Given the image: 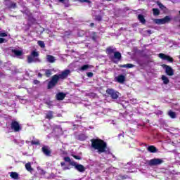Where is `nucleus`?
<instances>
[{
    "instance_id": "f257e3e1",
    "label": "nucleus",
    "mask_w": 180,
    "mask_h": 180,
    "mask_svg": "<svg viewBox=\"0 0 180 180\" xmlns=\"http://www.w3.org/2000/svg\"><path fill=\"white\" fill-rule=\"evenodd\" d=\"M91 147L94 150H97L98 154H102L104 153L107 155H110L112 158H116L113 154L110 153V150L108 148L106 142H104L101 139H92L91 140Z\"/></svg>"
},
{
    "instance_id": "f03ea898",
    "label": "nucleus",
    "mask_w": 180,
    "mask_h": 180,
    "mask_svg": "<svg viewBox=\"0 0 180 180\" xmlns=\"http://www.w3.org/2000/svg\"><path fill=\"white\" fill-rule=\"evenodd\" d=\"M70 72L71 71H70V70H66L59 75H55L53 76L51 80L48 84V89L53 88V86H54L57 82H58L59 79H64V78H67Z\"/></svg>"
},
{
    "instance_id": "7ed1b4c3",
    "label": "nucleus",
    "mask_w": 180,
    "mask_h": 180,
    "mask_svg": "<svg viewBox=\"0 0 180 180\" xmlns=\"http://www.w3.org/2000/svg\"><path fill=\"white\" fill-rule=\"evenodd\" d=\"M171 21V17L166 16L164 18L160 19H155L154 22L156 23V25H165V23H169Z\"/></svg>"
},
{
    "instance_id": "20e7f679",
    "label": "nucleus",
    "mask_w": 180,
    "mask_h": 180,
    "mask_svg": "<svg viewBox=\"0 0 180 180\" xmlns=\"http://www.w3.org/2000/svg\"><path fill=\"white\" fill-rule=\"evenodd\" d=\"M162 162H164V160L162 159L154 158L148 161V165H150V167H155L157 165H161Z\"/></svg>"
},
{
    "instance_id": "39448f33",
    "label": "nucleus",
    "mask_w": 180,
    "mask_h": 180,
    "mask_svg": "<svg viewBox=\"0 0 180 180\" xmlns=\"http://www.w3.org/2000/svg\"><path fill=\"white\" fill-rule=\"evenodd\" d=\"M11 129L13 130V131L18 132L22 130V126L19 124V122L16 120H13L11 124Z\"/></svg>"
},
{
    "instance_id": "423d86ee",
    "label": "nucleus",
    "mask_w": 180,
    "mask_h": 180,
    "mask_svg": "<svg viewBox=\"0 0 180 180\" xmlns=\"http://www.w3.org/2000/svg\"><path fill=\"white\" fill-rule=\"evenodd\" d=\"M106 92L112 97V99H117L119 98V92L115 91L113 89H108Z\"/></svg>"
},
{
    "instance_id": "0eeeda50",
    "label": "nucleus",
    "mask_w": 180,
    "mask_h": 180,
    "mask_svg": "<svg viewBox=\"0 0 180 180\" xmlns=\"http://www.w3.org/2000/svg\"><path fill=\"white\" fill-rule=\"evenodd\" d=\"M159 57L162 60H166L167 61H169V63H172V61H173L172 58H171L169 56L165 55L164 53H160Z\"/></svg>"
},
{
    "instance_id": "6e6552de",
    "label": "nucleus",
    "mask_w": 180,
    "mask_h": 180,
    "mask_svg": "<svg viewBox=\"0 0 180 180\" xmlns=\"http://www.w3.org/2000/svg\"><path fill=\"white\" fill-rule=\"evenodd\" d=\"M40 61L38 58H35L34 56L30 55L27 56V63L31 64V63H37Z\"/></svg>"
},
{
    "instance_id": "1a4fd4ad",
    "label": "nucleus",
    "mask_w": 180,
    "mask_h": 180,
    "mask_svg": "<svg viewBox=\"0 0 180 180\" xmlns=\"http://www.w3.org/2000/svg\"><path fill=\"white\" fill-rule=\"evenodd\" d=\"M72 165H74V167L79 171V172H84L85 171V167L82 165H78L76 162H72Z\"/></svg>"
},
{
    "instance_id": "9d476101",
    "label": "nucleus",
    "mask_w": 180,
    "mask_h": 180,
    "mask_svg": "<svg viewBox=\"0 0 180 180\" xmlns=\"http://www.w3.org/2000/svg\"><path fill=\"white\" fill-rule=\"evenodd\" d=\"M165 72L167 75H169V77H172V75H174V70L172 69L171 67L168 65H165Z\"/></svg>"
},
{
    "instance_id": "9b49d317",
    "label": "nucleus",
    "mask_w": 180,
    "mask_h": 180,
    "mask_svg": "<svg viewBox=\"0 0 180 180\" xmlns=\"http://www.w3.org/2000/svg\"><path fill=\"white\" fill-rule=\"evenodd\" d=\"M126 79V77L123 75H118L117 77H115V80L117 82H119L120 84H123Z\"/></svg>"
},
{
    "instance_id": "f8f14e48",
    "label": "nucleus",
    "mask_w": 180,
    "mask_h": 180,
    "mask_svg": "<svg viewBox=\"0 0 180 180\" xmlns=\"http://www.w3.org/2000/svg\"><path fill=\"white\" fill-rule=\"evenodd\" d=\"M12 52L15 56V57H21V56H23V51L22 50H18V49H13Z\"/></svg>"
},
{
    "instance_id": "ddd939ff",
    "label": "nucleus",
    "mask_w": 180,
    "mask_h": 180,
    "mask_svg": "<svg viewBox=\"0 0 180 180\" xmlns=\"http://www.w3.org/2000/svg\"><path fill=\"white\" fill-rule=\"evenodd\" d=\"M42 151L45 155H50L51 154V152L50 151V149H49V146H44L42 148Z\"/></svg>"
},
{
    "instance_id": "4468645a",
    "label": "nucleus",
    "mask_w": 180,
    "mask_h": 180,
    "mask_svg": "<svg viewBox=\"0 0 180 180\" xmlns=\"http://www.w3.org/2000/svg\"><path fill=\"white\" fill-rule=\"evenodd\" d=\"M10 176L13 178V179H19V174L15 172H10Z\"/></svg>"
},
{
    "instance_id": "2eb2a0df",
    "label": "nucleus",
    "mask_w": 180,
    "mask_h": 180,
    "mask_svg": "<svg viewBox=\"0 0 180 180\" xmlns=\"http://www.w3.org/2000/svg\"><path fill=\"white\" fill-rule=\"evenodd\" d=\"M56 98L58 101H63V99L65 98V94H64L63 93H58L56 95Z\"/></svg>"
},
{
    "instance_id": "dca6fc26",
    "label": "nucleus",
    "mask_w": 180,
    "mask_h": 180,
    "mask_svg": "<svg viewBox=\"0 0 180 180\" xmlns=\"http://www.w3.org/2000/svg\"><path fill=\"white\" fill-rule=\"evenodd\" d=\"M46 60L49 63H54V61H56V58L53 56L48 55L46 56Z\"/></svg>"
},
{
    "instance_id": "f3484780",
    "label": "nucleus",
    "mask_w": 180,
    "mask_h": 180,
    "mask_svg": "<svg viewBox=\"0 0 180 180\" xmlns=\"http://www.w3.org/2000/svg\"><path fill=\"white\" fill-rule=\"evenodd\" d=\"M120 67L121 68H133V67H134V65H133L131 63H128V64H125V65H120Z\"/></svg>"
},
{
    "instance_id": "a211bd4d",
    "label": "nucleus",
    "mask_w": 180,
    "mask_h": 180,
    "mask_svg": "<svg viewBox=\"0 0 180 180\" xmlns=\"http://www.w3.org/2000/svg\"><path fill=\"white\" fill-rule=\"evenodd\" d=\"M148 151H149V153H157V148L153 146H150L148 147Z\"/></svg>"
},
{
    "instance_id": "6ab92c4d",
    "label": "nucleus",
    "mask_w": 180,
    "mask_h": 180,
    "mask_svg": "<svg viewBox=\"0 0 180 180\" xmlns=\"http://www.w3.org/2000/svg\"><path fill=\"white\" fill-rule=\"evenodd\" d=\"M25 168L29 172H32V171H33V168H32V164L30 162L25 164Z\"/></svg>"
},
{
    "instance_id": "aec40b11",
    "label": "nucleus",
    "mask_w": 180,
    "mask_h": 180,
    "mask_svg": "<svg viewBox=\"0 0 180 180\" xmlns=\"http://www.w3.org/2000/svg\"><path fill=\"white\" fill-rule=\"evenodd\" d=\"M162 81H163L165 85H167L169 83V79H168V77H167V76L165 75L162 76Z\"/></svg>"
},
{
    "instance_id": "412c9836",
    "label": "nucleus",
    "mask_w": 180,
    "mask_h": 180,
    "mask_svg": "<svg viewBox=\"0 0 180 180\" xmlns=\"http://www.w3.org/2000/svg\"><path fill=\"white\" fill-rule=\"evenodd\" d=\"M114 58L117 60L122 58V54L120 52H114Z\"/></svg>"
},
{
    "instance_id": "4be33fe9",
    "label": "nucleus",
    "mask_w": 180,
    "mask_h": 180,
    "mask_svg": "<svg viewBox=\"0 0 180 180\" xmlns=\"http://www.w3.org/2000/svg\"><path fill=\"white\" fill-rule=\"evenodd\" d=\"M138 19L141 23H146V19H144V16H143V15H139Z\"/></svg>"
},
{
    "instance_id": "5701e85b",
    "label": "nucleus",
    "mask_w": 180,
    "mask_h": 180,
    "mask_svg": "<svg viewBox=\"0 0 180 180\" xmlns=\"http://www.w3.org/2000/svg\"><path fill=\"white\" fill-rule=\"evenodd\" d=\"M115 51H116V49H113L112 47H110V48H108L107 49V52L109 53V54H112V53H115Z\"/></svg>"
},
{
    "instance_id": "b1692460",
    "label": "nucleus",
    "mask_w": 180,
    "mask_h": 180,
    "mask_svg": "<svg viewBox=\"0 0 180 180\" xmlns=\"http://www.w3.org/2000/svg\"><path fill=\"white\" fill-rule=\"evenodd\" d=\"M168 115L172 117V119H175L176 116V114H175V112H172V111H169Z\"/></svg>"
},
{
    "instance_id": "393cba45",
    "label": "nucleus",
    "mask_w": 180,
    "mask_h": 180,
    "mask_svg": "<svg viewBox=\"0 0 180 180\" xmlns=\"http://www.w3.org/2000/svg\"><path fill=\"white\" fill-rule=\"evenodd\" d=\"M8 8H10V9H15V8H16V3L10 2Z\"/></svg>"
},
{
    "instance_id": "a878e982",
    "label": "nucleus",
    "mask_w": 180,
    "mask_h": 180,
    "mask_svg": "<svg viewBox=\"0 0 180 180\" xmlns=\"http://www.w3.org/2000/svg\"><path fill=\"white\" fill-rule=\"evenodd\" d=\"M153 12L155 16L160 15V10H158V8H153Z\"/></svg>"
},
{
    "instance_id": "bb28decb",
    "label": "nucleus",
    "mask_w": 180,
    "mask_h": 180,
    "mask_svg": "<svg viewBox=\"0 0 180 180\" xmlns=\"http://www.w3.org/2000/svg\"><path fill=\"white\" fill-rule=\"evenodd\" d=\"M38 46L41 49H44V47L46 46L43 41H38Z\"/></svg>"
},
{
    "instance_id": "cd10ccee",
    "label": "nucleus",
    "mask_w": 180,
    "mask_h": 180,
    "mask_svg": "<svg viewBox=\"0 0 180 180\" xmlns=\"http://www.w3.org/2000/svg\"><path fill=\"white\" fill-rule=\"evenodd\" d=\"M46 119H53V112L51 111H49L46 113Z\"/></svg>"
},
{
    "instance_id": "c85d7f7f",
    "label": "nucleus",
    "mask_w": 180,
    "mask_h": 180,
    "mask_svg": "<svg viewBox=\"0 0 180 180\" xmlns=\"http://www.w3.org/2000/svg\"><path fill=\"white\" fill-rule=\"evenodd\" d=\"M131 162H128L127 165H126V169H129L128 172H133V171H131L130 169H131Z\"/></svg>"
},
{
    "instance_id": "c756f323",
    "label": "nucleus",
    "mask_w": 180,
    "mask_h": 180,
    "mask_svg": "<svg viewBox=\"0 0 180 180\" xmlns=\"http://www.w3.org/2000/svg\"><path fill=\"white\" fill-rule=\"evenodd\" d=\"M89 68V66L88 65H84L81 67V71H86Z\"/></svg>"
},
{
    "instance_id": "7c9ffc66",
    "label": "nucleus",
    "mask_w": 180,
    "mask_h": 180,
    "mask_svg": "<svg viewBox=\"0 0 180 180\" xmlns=\"http://www.w3.org/2000/svg\"><path fill=\"white\" fill-rule=\"evenodd\" d=\"M157 5H158L159 8L160 9H162V11H164V9H165V6L162 5V4L160 3V1L157 2Z\"/></svg>"
},
{
    "instance_id": "2f4dec72",
    "label": "nucleus",
    "mask_w": 180,
    "mask_h": 180,
    "mask_svg": "<svg viewBox=\"0 0 180 180\" xmlns=\"http://www.w3.org/2000/svg\"><path fill=\"white\" fill-rule=\"evenodd\" d=\"M31 56H32V57L37 58V57H39V53L36 52L35 51H33L31 53Z\"/></svg>"
},
{
    "instance_id": "473e14b6",
    "label": "nucleus",
    "mask_w": 180,
    "mask_h": 180,
    "mask_svg": "<svg viewBox=\"0 0 180 180\" xmlns=\"http://www.w3.org/2000/svg\"><path fill=\"white\" fill-rule=\"evenodd\" d=\"M45 74H46V77H50L51 75V70H46V71H45Z\"/></svg>"
},
{
    "instance_id": "72a5a7b5",
    "label": "nucleus",
    "mask_w": 180,
    "mask_h": 180,
    "mask_svg": "<svg viewBox=\"0 0 180 180\" xmlns=\"http://www.w3.org/2000/svg\"><path fill=\"white\" fill-rule=\"evenodd\" d=\"M8 40H9V37H8V39L6 38H1V43H6V41H8Z\"/></svg>"
},
{
    "instance_id": "f704fd0d",
    "label": "nucleus",
    "mask_w": 180,
    "mask_h": 180,
    "mask_svg": "<svg viewBox=\"0 0 180 180\" xmlns=\"http://www.w3.org/2000/svg\"><path fill=\"white\" fill-rule=\"evenodd\" d=\"M32 144H34V145L39 144V140H37V139H36V140H32Z\"/></svg>"
},
{
    "instance_id": "c9c22d12",
    "label": "nucleus",
    "mask_w": 180,
    "mask_h": 180,
    "mask_svg": "<svg viewBox=\"0 0 180 180\" xmlns=\"http://www.w3.org/2000/svg\"><path fill=\"white\" fill-rule=\"evenodd\" d=\"M1 37H8V34H6V32H1Z\"/></svg>"
},
{
    "instance_id": "e433bc0d",
    "label": "nucleus",
    "mask_w": 180,
    "mask_h": 180,
    "mask_svg": "<svg viewBox=\"0 0 180 180\" xmlns=\"http://www.w3.org/2000/svg\"><path fill=\"white\" fill-rule=\"evenodd\" d=\"M79 2H86V4H91L89 0H78Z\"/></svg>"
},
{
    "instance_id": "4c0bfd02",
    "label": "nucleus",
    "mask_w": 180,
    "mask_h": 180,
    "mask_svg": "<svg viewBox=\"0 0 180 180\" xmlns=\"http://www.w3.org/2000/svg\"><path fill=\"white\" fill-rule=\"evenodd\" d=\"M64 160L66 162H70L71 161V159L68 157H65L64 158Z\"/></svg>"
},
{
    "instance_id": "58836bf2",
    "label": "nucleus",
    "mask_w": 180,
    "mask_h": 180,
    "mask_svg": "<svg viewBox=\"0 0 180 180\" xmlns=\"http://www.w3.org/2000/svg\"><path fill=\"white\" fill-rule=\"evenodd\" d=\"M87 77H89V78H91V77H94V73H92V72H88V73H87Z\"/></svg>"
},
{
    "instance_id": "ea45409f",
    "label": "nucleus",
    "mask_w": 180,
    "mask_h": 180,
    "mask_svg": "<svg viewBox=\"0 0 180 180\" xmlns=\"http://www.w3.org/2000/svg\"><path fill=\"white\" fill-rule=\"evenodd\" d=\"M74 158H75V160H81V157L77 156V155H73Z\"/></svg>"
},
{
    "instance_id": "a19ab883",
    "label": "nucleus",
    "mask_w": 180,
    "mask_h": 180,
    "mask_svg": "<svg viewBox=\"0 0 180 180\" xmlns=\"http://www.w3.org/2000/svg\"><path fill=\"white\" fill-rule=\"evenodd\" d=\"M63 169L64 171H65V170H67V169H70V168H68V167H67V166H64V167H63Z\"/></svg>"
},
{
    "instance_id": "79ce46f5",
    "label": "nucleus",
    "mask_w": 180,
    "mask_h": 180,
    "mask_svg": "<svg viewBox=\"0 0 180 180\" xmlns=\"http://www.w3.org/2000/svg\"><path fill=\"white\" fill-rule=\"evenodd\" d=\"M60 165H61V167L65 166V162H62L60 163Z\"/></svg>"
},
{
    "instance_id": "37998d69",
    "label": "nucleus",
    "mask_w": 180,
    "mask_h": 180,
    "mask_svg": "<svg viewBox=\"0 0 180 180\" xmlns=\"http://www.w3.org/2000/svg\"><path fill=\"white\" fill-rule=\"evenodd\" d=\"M92 39L94 40H96V35H95V33H94V35L92 37Z\"/></svg>"
},
{
    "instance_id": "c03bdc74",
    "label": "nucleus",
    "mask_w": 180,
    "mask_h": 180,
    "mask_svg": "<svg viewBox=\"0 0 180 180\" xmlns=\"http://www.w3.org/2000/svg\"><path fill=\"white\" fill-rule=\"evenodd\" d=\"M146 32L148 33V34H151V33H152L151 30H147Z\"/></svg>"
},
{
    "instance_id": "a18cd8bd",
    "label": "nucleus",
    "mask_w": 180,
    "mask_h": 180,
    "mask_svg": "<svg viewBox=\"0 0 180 180\" xmlns=\"http://www.w3.org/2000/svg\"><path fill=\"white\" fill-rule=\"evenodd\" d=\"M96 19H97V20H102V18H101V17H98Z\"/></svg>"
},
{
    "instance_id": "49530a36",
    "label": "nucleus",
    "mask_w": 180,
    "mask_h": 180,
    "mask_svg": "<svg viewBox=\"0 0 180 180\" xmlns=\"http://www.w3.org/2000/svg\"><path fill=\"white\" fill-rule=\"evenodd\" d=\"M91 96H92L93 98H95V94L91 93Z\"/></svg>"
},
{
    "instance_id": "de8ad7c7",
    "label": "nucleus",
    "mask_w": 180,
    "mask_h": 180,
    "mask_svg": "<svg viewBox=\"0 0 180 180\" xmlns=\"http://www.w3.org/2000/svg\"><path fill=\"white\" fill-rule=\"evenodd\" d=\"M38 77H41V73H39V74H38Z\"/></svg>"
},
{
    "instance_id": "09e8293b",
    "label": "nucleus",
    "mask_w": 180,
    "mask_h": 180,
    "mask_svg": "<svg viewBox=\"0 0 180 180\" xmlns=\"http://www.w3.org/2000/svg\"><path fill=\"white\" fill-rule=\"evenodd\" d=\"M59 1V2H64V1H65V0H58Z\"/></svg>"
},
{
    "instance_id": "8fccbe9b",
    "label": "nucleus",
    "mask_w": 180,
    "mask_h": 180,
    "mask_svg": "<svg viewBox=\"0 0 180 180\" xmlns=\"http://www.w3.org/2000/svg\"><path fill=\"white\" fill-rule=\"evenodd\" d=\"M94 23H91L90 26H94Z\"/></svg>"
},
{
    "instance_id": "3c124183",
    "label": "nucleus",
    "mask_w": 180,
    "mask_h": 180,
    "mask_svg": "<svg viewBox=\"0 0 180 180\" xmlns=\"http://www.w3.org/2000/svg\"><path fill=\"white\" fill-rule=\"evenodd\" d=\"M1 35V32H0V36Z\"/></svg>"
},
{
    "instance_id": "603ef678",
    "label": "nucleus",
    "mask_w": 180,
    "mask_h": 180,
    "mask_svg": "<svg viewBox=\"0 0 180 180\" xmlns=\"http://www.w3.org/2000/svg\"><path fill=\"white\" fill-rule=\"evenodd\" d=\"M0 43H1V38H0Z\"/></svg>"
},
{
    "instance_id": "864d4df0",
    "label": "nucleus",
    "mask_w": 180,
    "mask_h": 180,
    "mask_svg": "<svg viewBox=\"0 0 180 180\" xmlns=\"http://www.w3.org/2000/svg\"><path fill=\"white\" fill-rule=\"evenodd\" d=\"M179 13H180V11H179Z\"/></svg>"
}]
</instances>
